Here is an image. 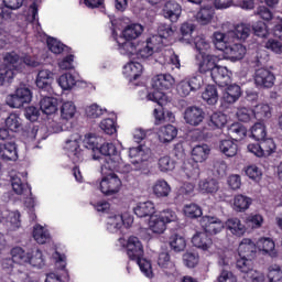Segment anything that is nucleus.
<instances>
[{
	"instance_id": "7c9ffc66",
	"label": "nucleus",
	"mask_w": 282,
	"mask_h": 282,
	"mask_svg": "<svg viewBox=\"0 0 282 282\" xmlns=\"http://www.w3.org/2000/svg\"><path fill=\"white\" fill-rule=\"evenodd\" d=\"M228 134L234 138L235 142H239L248 135V129L240 122H235L228 128Z\"/></svg>"
},
{
	"instance_id": "58836bf2",
	"label": "nucleus",
	"mask_w": 282,
	"mask_h": 282,
	"mask_svg": "<svg viewBox=\"0 0 282 282\" xmlns=\"http://www.w3.org/2000/svg\"><path fill=\"white\" fill-rule=\"evenodd\" d=\"M152 191L155 197H169V195H171V185H169V182L165 180H158Z\"/></svg>"
},
{
	"instance_id": "37998d69",
	"label": "nucleus",
	"mask_w": 282,
	"mask_h": 282,
	"mask_svg": "<svg viewBox=\"0 0 282 282\" xmlns=\"http://www.w3.org/2000/svg\"><path fill=\"white\" fill-rule=\"evenodd\" d=\"M149 228L154 235H162L166 230V225L159 215H155L150 217Z\"/></svg>"
},
{
	"instance_id": "393cba45",
	"label": "nucleus",
	"mask_w": 282,
	"mask_h": 282,
	"mask_svg": "<svg viewBox=\"0 0 282 282\" xmlns=\"http://www.w3.org/2000/svg\"><path fill=\"white\" fill-rule=\"evenodd\" d=\"M192 243L199 250H208L213 246V238L207 232H197L192 238Z\"/></svg>"
},
{
	"instance_id": "0eeeda50",
	"label": "nucleus",
	"mask_w": 282,
	"mask_h": 282,
	"mask_svg": "<svg viewBox=\"0 0 282 282\" xmlns=\"http://www.w3.org/2000/svg\"><path fill=\"white\" fill-rule=\"evenodd\" d=\"M196 65L199 74H209L217 67V56L202 53L196 55Z\"/></svg>"
},
{
	"instance_id": "4c0bfd02",
	"label": "nucleus",
	"mask_w": 282,
	"mask_h": 282,
	"mask_svg": "<svg viewBox=\"0 0 282 282\" xmlns=\"http://www.w3.org/2000/svg\"><path fill=\"white\" fill-rule=\"evenodd\" d=\"M252 204V198L243 196L242 194L236 195L234 198V209L237 213H246Z\"/></svg>"
},
{
	"instance_id": "e2e57ef3",
	"label": "nucleus",
	"mask_w": 282,
	"mask_h": 282,
	"mask_svg": "<svg viewBox=\"0 0 282 282\" xmlns=\"http://www.w3.org/2000/svg\"><path fill=\"white\" fill-rule=\"evenodd\" d=\"M99 127L107 135H113L118 131L116 129V121L111 118L101 120Z\"/></svg>"
},
{
	"instance_id": "4be33fe9",
	"label": "nucleus",
	"mask_w": 282,
	"mask_h": 282,
	"mask_svg": "<svg viewBox=\"0 0 282 282\" xmlns=\"http://www.w3.org/2000/svg\"><path fill=\"white\" fill-rule=\"evenodd\" d=\"M177 138V128L173 124H166L160 128L159 130V140L162 144H169Z\"/></svg>"
},
{
	"instance_id": "79ce46f5",
	"label": "nucleus",
	"mask_w": 282,
	"mask_h": 282,
	"mask_svg": "<svg viewBox=\"0 0 282 282\" xmlns=\"http://www.w3.org/2000/svg\"><path fill=\"white\" fill-rule=\"evenodd\" d=\"M33 239H35L36 243L43 246L50 241V232L43 228L41 225H35L33 228Z\"/></svg>"
},
{
	"instance_id": "a18cd8bd",
	"label": "nucleus",
	"mask_w": 282,
	"mask_h": 282,
	"mask_svg": "<svg viewBox=\"0 0 282 282\" xmlns=\"http://www.w3.org/2000/svg\"><path fill=\"white\" fill-rule=\"evenodd\" d=\"M6 127L9 131L13 133H19L21 131V117L17 113H10L9 117L6 119Z\"/></svg>"
},
{
	"instance_id": "e433bc0d",
	"label": "nucleus",
	"mask_w": 282,
	"mask_h": 282,
	"mask_svg": "<svg viewBox=\"0 0 282 282\" xmlns=\"http://www.w3.org/2000/svg\"><path fill=\"white\" fill-rule=\"evenodd\" d=\"M202 98L207 105H215L219 100V93L216 85H207L202 94Z\"/></svg>"
},
{
	"instance_id": "5fc2aeb1",
	"label": "nucleus",
	"mask_w": 282,
	"mask_h": 282,
	"mask_svg": "<svg viewBox=\"0 0 282 282\" xmlns=\"http://www.w3.org/2000/svg\"><path fill=\"white\" fill-rule=\"evenodd\" d=\"M159 171L162 173H169V171H174L175 161L171 156H162L158 162Z\"/></svg>"
},
{
	"instance_id": "dca6fc26",
	"label": "nucleus",
	"mask_w": 282,
	"mask_h": 282,
	"mask_svg": "<svg viewBox=\"0 0 282 282\" xmlns=\"http://www.w3.org/2000/svg\"><path fill=\"white\" fill-rule=\"evenodd\" d=\"M218 151L225 155V158H235L239 151V145L234 139H223L218 142Z\"/></svg>"
},
{
	"instance_id": "de8ad7c7",
	"label": "nucleus",
	"mask_w": 282,
	"mask_h": 282,
	"mask_svg": "<svg viewBox=\"0 0 282 282\" xmlns=\"http://www.w3.org/2000/svg\"><path fill=\"white\" fill-rule=\"evenodd\" d=\"M57 83L62 89L67 91L68 89H72L76 85V77L74 75L66 73L59 76L57 79Z\"/></svg>"
},
{
	"instance_id": "5701e85b",
	"label": "nucleus",
	"mask_w": 282,
	"mask_h": 282,
	"mask_svg": "<svg viewBox=\"0 0 282 282\" xmlns=\"http://www.w3.org/2000/svg\"><path fill=\"white\" fill-rule=\"evenodd\" d=\"M198 188L205 195H215L219 191V181L210 177L200 180Z\"/></svg>"
},
{
	"instance_id": "a211bd4d",
	"label": "nucleus",
	"mask_w": 282,
	"mask_h": 282,
	"mask_svg": "<svg viewBox=\"0 0 282 282\" xmlns=\"http://www.w3.org/2000/svg\"><path fill=\"white\" fill-rule=\"evenodd\" d=\"M163 14L165 19H170L172 23H176L182 14V6L173 0H170L163 8Z\"/></svg>"
},
{
	"instance_id": "2f4dec72",
	"label": "nucleus",
	"mask_w": 282,
	"mask_h": 282,
	"mask_svg": "<svg viewBox=\"0 0 282 282\" xmlns=\"http://www.w3.org/2000/svg\"><path fill=\"white\" fill-rule=\"evenodd\" d=\"M250 34H252V28H250V24L245 23L237 24L234 31L230 32V36L238 41H246Z\"/></svg>"
},
{
	"instance_id": "f3484780",
	"label": "nucleus",
	"mask_w": 282,
	"mask_h": 282,
	"mask_svg": "<svg viewBox=\"0 0 282 282\" xmlns=\"http://www.w3.org/2000/svg\"><path fill=\"white\" fill-rule=\"evenodd\" d=\"M241 86L232 84L225 89L221 100L226 105H235L241 98Z\"/></svg>"
},
{
	"instance_id": "aec40b11",
	"label": "nucleus",
	"mask_w": 282,
	"mask_h": 282,
	"mask_svg": "<svg viewBox=\"0 0 282 282\" xmlns=\"http://www.w3.org/2000/svg\"><path fill=\"white\" fill-rule=\"evenodd\" d=\"M40 109L46 116H52L58 111V99L44 95L40 101Z\"/></svg>"
},
{
	"instance_id": "3c124183",
	"label": "nucleus",
	"mask_w": 282,
	"mask_h": 282,
	"mask_svg": "<svg viewBox=\"0 0 282 282\" xmlns=\"http://www.w3.org/2000/svg\"><path fill=\"white\" fill-rule=\"evenodd\" d=\"M11 185L15 195H23V193H25L28 188H29L30 195H32V187H30V185L28 184L26 185L23 184V181H21L20 177H13Z\"/></svg>"
},
{
	"instance_id": "6e6d98bb",
	"label": "nucleus",
	"mask_w": 282,
	"mask_h": 282,
	"mask_svg": "<svg viewBox=\"0 0 282 282\" xmlns=\"http://www.w3.org/2000/svg\"><path fill=\"white\" fill-rule=\"evenodd\" d=\"M26 263H30V265H33V268H41L45 264L43 260V252L41 249H36L33 253H29V260Z\"/></svg>"
},
{
	"instance_id": "bb28decb",
	"label": "nucleus",
	"mask_w": 282,
	"mask_h": 282,
	"mask_svg": "<svg viewBox=\"0 0 282 282\" xmlns=\"http://www.w3.org/2000/svg\"><path fill=\"white\" fill-rule=\"evenodd\" d=\"M133 212H134V215H137V217H140V218L153 217L155 213V205L151 200L139 203L133 208Z\"/></svg>"
},
{
	"instance_id": "6ab92c4d",
	"label": "nucleus",
	"mask_w": 282,
	"mask_h": 282,
	"mask_svg": "<svg viewBox=\"0 0 282 282\" xmlns=\"http://www.w3.org/2000/svg\"><path fill=\"white\" fill-rule=\"evenodd\" d=\"M118 51L122 56H128L129 58H133L138 52V44L133 43L132 40H117Z\"/></svg>"
},
{
	"instance_id": "f03ea898",
	"label": "nucleus",
	"mask_w": 282,
	"mask_h": 282,
	"mask_svg": "<svg viewBox=\"0 0 282 282\" xmlns=\"http://www.w3.org/2000/svg\"><path fill=\"white\" fill-rule=\"evenodd\" d=\"M126 250L130 261H135L142 274L148 276V279H153V267L151 261L144 258V246H142L140 238L130 236L127 241Z\"/></svg>"
},
{
	"instance_id": "a878e982",
	"label": "nucleus",
	"mask_w": 282,
	"mask_h": 282,
	"mask_svg": "<svg viewBox=\"0 0 282 282\" xmlns=\"http://www.w3.org/2000/svg\"><path fill=\"white\" fill-rule=\"evenodd\" d=\"M142 32H144V26L141 24H130L124 28L122 31V37H120L121 41H135L139 36H141Z\"/></svg>"
},
{
	"instance_id": "c85d7f7f",
	"label": "nucleus",
	"mask_w": 282,
	"mask_h": 282,
	"mask_svg": "<svg viewBox=\"0 0 282 282\" xmlns=\"http://www.w3.org/2000/svg\"><path fill=\"white\" fill-rule=\"evenodd\" d=\"M257 252V245L252 239L243 238L238 246L239 257H252Z\"/></svg>"
},
{
	"instance_id": "20e7f679",
	"label": "nucleus",
	"mask_w": 282,
	"mask_h": 282,
	"mask_svg": "<svg viewBox=\"0 0 282 282\" xmlns=\"http://www.w3.org/2000/svg\"><path fill=\"white\" fill-rule=\"evenodd\" d=\"M169 36H173V29L170 26H160L159 35H152L147 41L137 44V58H142V61L151 58L155 50H160L162 39H169Z\"/></svg>"
},
{
	"instance_id": "473e14b6",
	"label": "nucleus",
	"mask_w": 282,
	"mask_h": 282,
	"mask_svg": "<svg viewBox=\"0 0 282 282\" xmlns=\"http://www.w3.org/2000/svg\"><path fill=\"white\" fill-rule=\"evenodd\" d=\"M261 151L258 152L262 158H270L274 151H276V143H274V139L264 138L259 141Z\"/></svg>"
},
{
	"instance_id": "f8f14e48",
	"label": "nucleus",
	"mask_w": 282,
	"mask_h": 282,
	"mask_svg": "<svg viewBox=\"0 0 282 282\" xmlns=\"http://www.w3.org/2000/svg\"><path fill=\"white\" fill-rule=\"evenodd\" d=\"M0 159L3 162H17L19 160V149L13 139L0 143Z\"/></svg>"
},
{
	"instance_id": "0e129e2a",
	"label": "nucleus",
	"mask_w": 282,
	"mask_h": 282,
	"mask_svg": "<svg viewBox=\"0 0 282 282\" xmlns=\"http://www.w3.org/2000/svg\"><path fill=\"white\" fill-rule=\"evenodd\" d=\"M213 43L219 52H224L228 42H226V34L221 32H215L213 35Z\"/></svg>"
},
{
	"instance_id": "7ed1b4c3",
	"label": "nucleus",
	"mask_w": 282,
	"mask_h": 282,
	"mask_svg": "<svg viewBox=\"0 0 282 282\" xmlns=\"http://www.w3.org/2000/svg\"><path fill=\"white\" fill-rule=\"evenodd\" d=\"M175 85V78L171 74H159L152 78V93L148 94V98L152 102H156L159 107H164L166 105V94L173 89Z\"/></svg>"
},
{
	"instance_id": "052dcab7",
	"label": "nucleus",
	"mask_w": 282,
	"mask_h": 282,
	"mask_svg": "<svg viewBox=\"0 0 282 282\" xmlns=\"http://www.w3.org/2000/svg\"><path fill=\"white\" fill-rule=\"evenodd\" d=\"M236 116L240 122H250L254 118V109L239 108Z\"/></svg>"
},
{
	"instance_id": "f257e3e1",
	"label": "nucleus",
	"mask_w": 282,
	"mask_h": 282,
	"mask_svg": "<svg viewBox=\"0 0 282 282\" xmlns=\"http://www.w3.org/2000/svg\"><path fill=\"white\" fill-rule=\"evenodd\" d=\"M83 144L86 149L93 151L94 160H100V155H104L101 173H107V171H119L120 154L118 153V148H116L113 143H105L102 137L88 133L85 135Z\"/></svg>"
},
{
	"instance_id": "c03bdc74",
	"label": "nucleus",
	"mask_w": 282,
	"mask_h": 282,
	"mask_svg": "<svg viewBox=\"0 0 282 282\" xmlns=\"http://www.w3.org/2000/svg\"><path fill=\"white\" fill-rule=\"evenodd\" d=\"M250 131H251V138L257 142L265 139V135H268V130L265 129V124L261 121L256 122L251 127Z\"/></svg>"
},
{
	"instance_id": "39448f33",
	"label": "nucleus",
	"mask_w": 282,
	"mask_h": 282,
	"mask_svg": "<svg viewBox=\"0 0 282 282\" xmlns=\"http://www.w3.org/2000/svg\"><path fill=\"white\" fill-rule=\"evenodd\" d=\"M32 102V90L25 86H20L14 94L7 97V105L12 109H21L23 105Z\"/></svg>"
},
{
	"instance_id": "09e8293b",
	"label": "nucleus",
	"mask_w": 282,
	"mask_h": 282,
	"mask_svg": "<svg viewBox=\"0 0 282 282\" xmlns=\"http://www.w3.org/2000/svg\"><path fill=\"white\" fill-rule=\"evenodd\" d=\"M61 116L63 120H72L76 116V106L72 101H66L61 107Z\"/></svg>"
},
{
	"instance_id": "ea45409f",
	"label": "nucleus",
	"mask_w": 282,
	"mask_h": 282,
	"mask_svg": "<svg viewBox=\"0 0 282 282\" xmlns=\"http://www.w3.org/2000/svg\"><path fill=\"white\" fill-rule=\"evenodd\" d=\"M240 258L236 261V268L239 270V272H242V274H249L252 272L254 262L250 257L248 256H239Z\"/></svg>"
},
{
	"instance_id": "b1692460",
	"label": "nucleus",
	"mask_w": 282,
	"mask_h": 282,
	"mask_svg": "<svg viewBox=\"0 0 282 282\" xmlns=\"http://www.w3.org/2000/svg\"><path fill=\"white\" fill-rule=\"evenodd\" d=\"M224 226L236 237H243V235H246V225L241 224L239 218H229Z\"/></svg>"
},
{
	"instance_id": "6e6552de",
	"label": "nucleus",
	"mask_w": 282,
	"mask_h": 282,
	"mask_svg": "<svg viewBox=\"0 0 282 282\" xmlns=\"http://www.w3.org/2000/svg\"><path fill=\"white\" fill-rule=\"evenodd\" d=\"M276 77L268 68H258L254 73V84L261 89H272Z\"/></svg>"
},
{
	"instance_id": "9b49d317",
	"label": "nucleus",
	"mask_w": 282,
	"mask_h": 282,
	"mask_svg": "<svg viewBox=\"0 0 282 282\" xmlns=\"http://www.w3.org/2000/svg\"><path fill=\"white\" fill-rule=\"evenodd\" d=\"M28 261H30V252H25V250H23L21 247H14L11 249V259H6L2 262V267L12 269L14 268L13 263L23 265V263H28Z\"/></svg>"
},
{
	"instance_id": "4468645a",
	"label": "nucleus",
	"mask_w": 282,
	"mask_h": 282,
	"mask_svg": "<svg viewBox=\"0 0 282 282\" xmlns=\"http://www.w3.org/2000/svg\"><path fill=\"white\" fill-rule=\"evenodd\" d=\"M204 110L197 106L187 107L184 112V120L191 127H199L204 122Z\"/></svg>"
},
{
	"instance_id": "9d476101",
	"label": "nucleus",
	"mask_w": 282,
	"mask_h": 282,
	"mask_svg": "<svg viewBox=\"0 0 282 282\" xmlns=\"http://www.w3.org/2000/svg\"><path fill=\"white\" fill-rule=\"evenodd\" d=\"M52 76V72L47 69H42L37 73L35 85L40 89L41 94H47L48 96H52V94H54V89L52 88L54 77Z\"/></svg>"
},
{
	"instance_id": "49530a36",
	"label": "nucleus",
	"mask_w": 282,
	"mask_h": 282,
	"mask_svg": "<svg viewBox=\"0 0 282 282\" xmlns=\"http://www.w3.org/2000/svg\"><path fill=\"white\" fill-rule=\"evenodd\" d=\"M170 248L174 252H183L186 250V239L177 234H174L170 237Z\"/></svg>"
},
{
	"instance_id": "774afa93",
	"label": "nucleus",
	"mask_w": 282,
	"mask_h": 282,
	"mask_svg": "<svg viewBox=\"0 0 282 282\" xmlns=\"http://www.w3.org/2000/svg\"><path fill=\"white\" fill-rule=\"evenodd\" d=\"M269 282H282L281 267H270L268 272Z\"/></svg>"
},
{
	"instance_id": "a19ab883",
	"label": "nucleus",
	"mask_w": 282,
	"mask_h": 282,
	"mask_svg": "<svg viewBox=\"0 0 282 282\" xmlns=\"http://www.w3.org/2000/svg\"><path fill=\"white\" fill-rule=\"evenodd\" d=\"M228 123V117L224 112H214L209 119L212 129H224Z\"/></svg>"
},
{
	"instance_id": "13d9d810",
	"label": "nucleus",
	"mask_w": 282,
	"mask_h": 282,
	"mask_svg": "<svg viewBox=\"0 0 282 282\" xmlns=\"http://www.w3.org/2000/svg\"><path fill=\"white\" fill-rule=\"evenodd\" d=\"M246 175L249 177V180H252L253 182L259 183L260 180L263 177V172L261 169L257 165H249L245 170Z\"/></svg>"
},
{
	"instance_id": "864d4df0",
	"label": "nucleus",
	"mask_w": 282,
	"mask_h": 282,
	"mask_svg": "<svg viewBox=\"0 0 282 282\" xmlns=\"http://www.w3.org/2000/svg\"><path fill=\"white\" fill-rule=\"evenodd\" d=\"M184 215L189 219H197L203 215L202 207H199L197 204L185 205Z\"/></svg>"
},
{
	"instance_id": "bf43d9fd",
	"label": "nucleus",
	"mask_w": 282,
	"mask_h": 282,
	"mask_svg": "<svg viewBox=\"0 0 282 282\" xmlns=\"http://www.w3.org/2000/svg\"><path fill=\"white\" fill-rule=\"evenodd\" d=\"M126 69H130L131 72L130 76L132 77V80H138L140 76H142V72L144 70V67L140 62H130L126 66Z\"/></svg>"
},
{
	"instance_id": "72a5a7b5",
	"label": "nucleus",
	"mask_w": 282,
	"mask_h": 282,
	"mask_svg": "<svg viewBox=\"0 0 282 282\" xmlns=\"http://www.w3.org/2000/svg\"><path fill=\"white\" fill-rule=\"evenodd\" d=\"M17 74V69L14 66L8 64L0 65V85H6V83H12L14 80V76Z\"/></svg>"
},
{
	"instance_id": "412c9836",
	"label": "nucleus",
	"mask_w": 282,
	"mask_h": 282,
	"mask_svg": "<svg viewBox=\"0 0 282 282\" xmlns=\"http://www.w3.org/2000/svg\"><path fill=\"white\" fill-rule=\"evenodd\" d=\"M192 160L196 164H202V162H206L208 156L210 155V147L208 144L196 145L192 149Z\"/></svg>"
},
{
	"instance_id": "69168bd1",
	"label": "nucleus",
	"mask_w": 282,
	"mask_h": 282,
	"mask_svg": "<svg viewBox=\"0 0 282 282\" xmlns=\"http://www.w3.org/2000/svg\"><path fill=\"white\" fill-rule=\"evenodd\" d=\"M183 262L186 268H195L199 263V254L186 252L183 254Z\"/></svg>"
},
{
	"instance_id": "4d7b16f0",
	"label": "nucleus",
	"mask_w": 282,
	"mask_h": 282,
	"mask_svg": "<svg viewBox=\"0 0 282 282\" xmlns=\"http://www.w3.org/2000/svg\"><path fill=\"white\" fill-rule=\"evenodd\" d=\"M142 155H144V150L142 149V145L129 149V158L132 164H140L144 162Z\"/></svg>"
},
{
	"instance_id": "cd10ccee",
	"label": "nucleus",
	"mask_w": 282,
	"mask_h": 282,
	"mask_svg": "<svg viewBox=\"0 0 282 282\" xmlns=\"http://www.w3.org/2000/svg\"><path fill=\"white\" fill-rule=\"evenodd\" d=\"M256 248H258L260 252L269 254L270 257H274V254H276V245L271 238H260L256 243Z\"/></svg>"
},
{
	"instance_id": "8fccbe9b",
	"label": "nucleus",
	"mask_w": 282,
	"mask_h": 282,
	"mask_svg": "<svg viewBox=\"0 0 282 282\" xmlns=\"http://www.w3.org/2000/svg\"><path fill=\"white\" fill-rule=\"evenodd\" d=\"M158 265L162 268V270H173V268H175V263L171 261V254L169 252L159 253Z\"/></svg>"
},
{
	"instance_id": "338daca9",
	"label": "nucleus",
	"mask_w": 282,
	"mask_h": 282,
	"mask_svg": "<svg viewBox=\"0 0 282 282\" xmlns=\"http://www.w3.org/2000/svg\"><path fill=\"white\" fill-rule=\"evenodd\" d=\"M246 225L248 228H261L263 225V216L259 214L250 215L246 218Z\"/></svg>"
},
{
	"instance_id": "1a4fd4ad",
	"label": "nucleus",
	"mask_w": 282,
	"mask_h": 282,
	"mask_svg": "<svg viewBox=\"0 0 282 282\" xmlns=\"http://www.w3.org/2000/svg\"><path fill=\"white\" fill-rule=\"evenodd\" d=\"M200 227L207 235H219L224 230L225 225L221 219L216 216H203L200 218Z\"/></svg>"
},
{
	"instance_id": "2eb2a0df",
	"label": "nucleus",
	"mask_w": 282,
	"mask_h": 282,
	"mask_svg": "<svg viewBox=\"0 0 282 282\" xmlns=\"http://www.w3.org/2000/svg\"><path fill=\"white\" fill-rule=\"evenodd\" d=\"M246 46L239 43H228L225 48H223V53L228 61H232L234 63L237 61H241L243 56H246Z\"/></svg>"
},
{
	"instance_id": "603ef678",
	"label": "nucleus",
	"mask_w": 282,
	"mask_h": 282,
	"mask_svg": "<svg viewBox=\"0 0 282 282\" xmlns=\"http://www.w3.org/2000/svg\"><path fill=\"white\" fill-rule=\"evenodd\" d=\"M252 31L254 36H259L260 39H268L270 34V30L268 29V24L263 21H258L252 25Z\"/></svg>"
},
{
	"instance_id": "423d86ee",
	"label": "nucleus",
	"mask_w": 282,
	"mask_h": 282,
	"mask_svg": "<svg viewBox=\"0 0 282 282\" xmlns=\"http://www.w3.org/2000/svg\"><path fill=\"white\" fill-rule=\"evenodd\" d=\"M113 172L115 171H110V173L107 174L106 171V173H102L105 176L100 182V191L104 195H116V193L120 192L122 181Z\"/></svg>"
},
{
	"instance_id": "ddd939ff",
	"label": "nucleus",
	"mask_w": 282,
	"mask_h": 282,
	"mask_svg": "<svg viewBox=\"0 0 282 282\" xmlns=\"http://www.w3.org/2000/svg\"><path fill=\"white\" fill-rule=\"evenodd\" d=\"M209 76L218 87H228L231 83L232 72L228 70L226 66H216Z\"/></svg>"
},
{
	"instance_id": "680f3d73",
	"label": "nucleus",
	"mask_w": 282,
	"mask_h": 282,
	"mask_svg": "<svg viewBox=\"0 0 282 282\" xmlns=\"http://www.w3.org/2000/svg\"><path fill=\"white\" fill-rule=\"evenodd\" d=\"M123 224H124V220L122 219V216L115 215L113 217L109 218L107 228L108 230H110V232H118V230L122 228Z\"/></svg>"
},
{
	"instance_id": "c756f323",
	"label": "nucleus",
	"mask_w": 282,
	"mask_h": 282,
	"mask_svg": "<svg viewBox=\"0 0 282 282\" xmlns=\"http://www.w3.org/2000/svg\"><path fill=\"white\" fill-rule=\"evenodd\" d=\"M213 17H215V8L213 6H204L200 7L197 12L196 21H198L200 25H208V23L213 21Z\"/></svg>"
},
{
	"instance_id": "c9c22d12",
	"label": "nucleus",
	"mask_w": 282,
	"mask_h": 282,
	"mask_svg": "<svg viewBox=\"0 0 282 282\" xmlns=\"http://www.w3.org/2000/svg\"><path fill=\"white\" fill-rule=\"evenodd\" d=\"M253 118L260 120V122L272 118V108L268 104L257 105L253 109Z\"/></svg>"
},
{
	"instance_id": "f704fd0d",
	"label": "nucleus",
	"mask_w": 282,
	"mask_h": 282,
	"mask_svg": "<svg viewBox=\"0 0 282 282\" xmlns=\"http://www.w3.org/2000/svg\"><path fill=\"white\" fill-rule=\"evenodd\" d=\"M46 45L53 54H63V52H66L69 54L72 52V48L65 44H63L61 41L54 39V37H47Z\"/></svg>"
}]
</instances>
